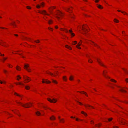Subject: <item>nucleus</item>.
Listing matches in <instances>:
<instances>
[{
  "instance_id": "obj_54",
  "label": "nucleus",
  "mask_w": 128,
  "mask_h": 128,
  "mask_svg": "<svg viewBox=\"0 0 128 128\" xmlns=\"http://www.w3.org/2000/svg\"><path fill=\"white\" fill-rule=\"evenodd\" d=\"M17 77H18V78H19L20 79H21V77H20V76L19 75H18L17 76Z\"/></svg>"
},
{
  "instance_id": "obj_33",
  "label": "nucleus",
  "mask_w": 128,
  "mask_h": 128,
  "mask_svg": "<svg viewBox=\"0 0 128 128\" xmlns=\"http://www.w3.org/2000/svg\"><path fill=\"white\" fill-rule=\"evenodd\" d=\"M18 84L20 85H22V86H24V84H23V83H22L20 82H19L18 83Z\"/></svg>"
},
{
  "instance_id": "obj_37",
  "label": "nucleus",
  "mask_w": 128,
  "mask_h": 128,
  "mask_svg": "<svg viewBox=\"0 0 128 128\" xmlns=\"http://www.w3.org/2000/svg\"><path fill=\"white\" fill-rule=\"evenodd\" d=\"M7 58H3V62H4V61L6 60V59H7Z\"/></svg>"
},
{
  "instance_id": "obj_34",
  "label": "nucleus",
  "mask_w": 128,
  "mask_h": 128,
  "mask_svg": "<svg viewBox=\"0 0 128 128\" xmlns=\"http://www.w3.org/2000/svg\"><path fill=\"white\" fill-rule=\"evenodd\" d=\"M52 82H53L55 83H57V82L55 80H52Z\"/></svg>"
},
{
  "instance_id": "obj_61",
  "label": "nucleus",
  "mask_w": 128,
  "mask_h": 128,
  "mask_svg": "<svg viewBox=\"0 0 128 128\" xmlns=\"http://www.w3.org/2000/svg\"><path fill=\"white\" fill-rule=\"evenodd\" d=\"M70 118H75V117H73V116H71Z\"/></svg>"
},
{
  "instance_id": "obj_44",
  "label": "nucleus",
  "mask_w": 128,
  "mask_h": 128,
  "mask_svg": "<svg viewBox=\"0 0 128 128\" xmlns=\"http://www.w3.org/2000/svg\"><path fill=\"white\" fill-rule=\"evenodd\" d=\"M44 2H42L41 4V5L43 7L44 6Z\"/></svg>"
},
{
  "instance_id": "obj_55",
  "label": "nucleus",
  "mask_w": 128,
  "mask_h": 128,
  "mask_svg": "<svg viewBox=\"0 0 128 128\" xmlns=\"http://www.w3.org/2000/svg\"><path fill=\"white\" fill-rule=\"evenodd\" d=\"M76 101L77 102H78V103H79L80 104V105H82V103H81V102H78V101Z\"/></svg>"
},
{
  "instance_id": "obj_28",
  "label": "nucleus",
  "mask_w": 128,
  "mask_h": 128,
  "mask_svg": "<svg viewBox=\"0 0 128 128\" xmlns=\"http://www.w3.org/2000/svg\"><path fill=\"white\" fill-rule=\"evenodd\" d=\"M114 22L117 23L118 22H119V21L118 20H116V19H114Z\"/></svg>"
},
{
  "instance_id": "obj_29",
  "label": "nucleus",
  "mask_w": 128,
  "mask_h": 128,
  "mask_svg": "<svg viewBox=\"0 0 128 128\" xmlns=\"http://www.w3.org/2000/svg\"><path fill=\"white\" fill-rule=\"evenodd\" d=\"M77 43V42L76 41H74L72 42L73 44L74 45Z\"/></svg>"
},
{
  "instance_id": "obj_4",
  "label": "nucleus",
  "mask_w": 128,
  "mask_h": 128,
  "mask_svg": "<svg viewBox=\"0 0 128 128\" xmlns=\"http://www.w3.org/2000/svg\"><path fill=\"white\" fill-rule=\"evenodd\" d=\"M96 60L97 62L100 65L105 68L106 67L102 63V62H101V61L100 60V59L97 58Z\"/></svg>"
},
{
  "instance_id": "obj_56",
  "label": "nucleus",
  "mask_w": 128,
  "mask_h": 128,
  "mask_svg": "<svg viewBox=\"0 0 128 128\" xmlns=\"http://www.w3.org/2000/svg\"><path fill=\"white\" fill-rule=\"evenodd\" d=\"M99 1V0H96L95 1V2H98Z\"/></svg>"
},
{
  "instance_id": "obj_9",
  "label": "nucleus",
  "mask_w": 128,
  "mask_h": 128,
  "mask_svg": "<svg viewBox=\"0 0 128 128\" xmlns=\"http://www.w3.org/2000/svg\"><path fill=\"white\" fill-rule=\"evenodd\" d=\"M46 81H44V79H42V82L43 83H50V82L49 81H48V80H46Z\"/></svg>"
},
{
  "instance_id": "obj_36",
  "label": "nucleus",
  "mask_w": 128,
  "mask_h": 128,
  "mask_svg": "<svg viewBox=\"0 0 128 128\" xmlns=\"http://www.w3.org/2000/svg\"><path fill=\"white\" fill-rule=\"evenodd\" d=\"M111 81L112 82H116V80H114L113 79H111Z\"/></svg>"
},
{
  "instance_id": "obj_12",
  "label": "nucleus",
  "mask_w": 128,
  "mask_h": 128,
  "mask_svg": "<svg viewBox=\"0 0 128 128\" xmlns=\"http://www.w3.org/2000/svg\"><path fill=\"white\" fill-rule=\"evenodd\" d=\"M81 44H82V42H80L79 43H78L76 46V47L78 48L79 49H81V48L80 47H79V46H80Z\"/></svg>"
},
{
  "instance_id": "obj_17",
  "label": "nucleus",
  "mask_w": 128,
  "mask_h": 128,
  "mask_svg": "<svg viewBox=\"0 0 128 128\" xmlns=\"http://www.w3.org/2000/svg\"><path fill=\"white\" fill-rule=\"evenodd\" d=\"M97 6L99 8H100V9H102L103 8L102 6L101 5H99L98 4H97Z\"/></svg>"
},
{
  "instance_id": "obj_46",
  "label": "nucleus",
  "mask_w": 128,
  "mask_h": 128,
  "mask_svg": "<svg viewBox=\"0 0 128 128\" xmlns=\"http://www.w3.org/2000/svg\"><path fill=\"white\" fill-rule=\"evenodd\" d=\"M48 29L49 30H51V31H52L53 30V29L51 28H50V27H49L48 28Z\"/></svg>"
},
{
  "instance_id": "obj_2",
  "label": "nucleus",
  "mask_w": 128,
  "mask_h": 128,
  "mask_svg": "<svg viewBox=\"0 0 128 128\" xmlns=\"http://www.w3.org/2000/svg\"><path fill=\"white\" fill-rule=\"evenodd\" d=\"M56 17L58 20H59L60 19V17H62L63 16V14L62 12L59 11V12L56 14Z\"/></svg>"
},
{
  "instance_id": "obj_47",
  "label": "nucleus",
  "mask_w": 128,
  "mask_h": 128,
  "mask_svg": "<svg viewBox=\"0 0 128 128\" xmlns=\"http://www.w3.org/2000/svg\"><path fill=\"white\" fill-rule=\"evenodd\" d=\"M34 42L37 43H38V42H40V41L39 40H35Z\"/></svg>"
},
{
  "instance_id": "obj_21",
  "label": "nucleus",
  "mask_w": 128,
  "mask_h": 128,
  "mask_svg": "<svg viewBox=\"0 0 128 128\" xmlns=\"http://www.w3.org/2000/svg\"><path fill=\"white\" fill-rule=\"evenodd\" d=\"M120 90L122 92H126V91L124 90L123 89L121 88Z\"/></svg>"
},
{
  "instance_id": "obj_40",
  "label": "nucleus",
  "mask_w": 128,
  "mask_h": 128,
  "mask_svg": "<svg viewBox=\"0 0 128 128\" xmlns=\"http://www.w3.org/2000/svg\"><path fill=\"white\" fill-rule=\"evenodd\" d=\"M121 12L122 13L124 14H126V15H128V14H127L126 13V12Z\"/></svg>"
},
{
  "instance_id": "obj_31",
  "label": "nucleus",
  "mask_w": 128,
  "mask_h": 128,
  "mask_svg": "<svg viewBox=\"0 0 128 128\" xmlns=\"http://www.w3.org/2000/svg\"><path fill=\"white\" fill-rule=\"evenodd\" d=\"M103 75H104V76L105 77H106V78H107V77H108V78H109V77H108V76H106V74H105V73H104V71H103Z\"/></svg>"
},
{
  "instance_id": "obj_30",
  "label": "nucleus",
  "mask_w": 128,
  "mask_h": 128,
  "mask_svg": "<svg viewBox=\"0 0 128 128\" xmlns=\"http://www.w3.org/2000/svg\"><path fill=\"white\" fill-rule=\"evenodd\" d=\"M122 69L124 71L126 72V73L128 74V72L124 68H122Z\"/></svg>"
},
{
  "instance_id": "obj_24",
  "label": "nucleus",
  "mask_w": 128,
  "mask_h": 128,
  "mask_svg": "<svg viewBox=\"0 0 128 128\" xmlns=\"http://www.w3.org/2000/svg\"><path fill=\"white\" fill-rule=\"evenodd\" d=\"M73 78L72 76H71L69 78V79L70 80H73Z\"/></svg>"
},
{
  "instance_id": "obj_7",
  "label": "nucleus",
  "mask_w": 128,
  "mask_h": 128,
  "mask_svg": "<svg viewBox=\"0 0 128 128\" xmlns=\"http://www.w3.org/2000/svg\"><path fill=\"white\" fill-rule=\"evenodd\" d=\"M24 78L25 80H27V82H29L31 80L30 78L27 76H26L25 77L24 76Z\"/></svg>"
},
{
  "instance_id": "obj_35",
  "label": "nucleus",
  "mask_w": 128,
  "mask_h": 128,
  "mask_svg": "<svg viewBox=\"0 0 128 128\" xmlns=\"http://www.w3.org/2000/svg\"><path fill=\"white\" fill-rule=\"evenodd\" d=\"M52 22V21L51 20H49L48 22V23L49 24H51Z\"/></svg>"
},
{
  "instance_id": "obj_51",
  "label": "nucleus",
  "mask_w": 128,
  "mask_h": 128,
  "mask_svg": "<svg viewBox=\"0 0 128 128\" xmlns=\"http://www.w3.org/2000/svg\"><path fill=\"white\" fill-rule=\"evenodd\" d=\"M50 13L51 14H52V10L51 9H50Z\"/></svg>"
},
{
  "instance_id": "obj_8",
  "label": "nucleus",
  "mask_w": 128,
  "mask_h": 128,
  "mask_svg": "<svg viewBox=\"0 0 128 128\" xmlns=\"http://www.w3.org/2000/svg\"><path fill=\"white\" fill-rule=\"evenodd\" d=\"M39 13L42 14H45L48 15V16H49V15L46 14V12L44 10H43L42 11V12H40V11H39L38 12Z\"/></svg>"
},
{
  "instance_id": "obj_32",
  "label": "nucleus",
  "mask_w": 128,
  "mask_h": 128,
  "mask_svg": "<svg viewBox=\"0 0 128 128\" xmlns=\"http://www.w3.org/2000/svg\"><path fill=\"white\" fill-rule=\"evenodd\" d=\"M60 120L62 122H64V119L63 118L61 119H60Z\"/></svg>"
},
{
  "instance_id": "obj_38",
  "label": "nucleus",
  "mask_w": 128,
  "mask_h": 128,
  "mask_svg": "<svg viewBox=\"0 0 128 128\" xmlns=\"http://www.w3.org/2000/svg\"><path fill=\"white\" fill-rule=\"evenodd\" d=\"M36 7L37 8H40V6L38 4L37 5Z\"/></svg>"
},
{
  "instance_id": "obj_59",
  "label": "nucleus",
  "mask_w": 128,
  "mask_h": 128,
  "mask_svg": "<svg viewBox=\"0 0 128 128\" xmlns=\"http://www.w3.org/2000/svg\"><path fill=\"white\" fill-rule=\"evenodd\" d=\"M14 35L15 36H18V35L17 34H15Z\"/></svg>"
},
{
  "instance_id": "obj_42",
  "label": "nucleus",
  "mask_w": 128,
  "mask_h": 128,
  "mask_svg": "<svg viewBox=\"0 0 128 128\" xmlns=\"http://www.w3.org/2000/svg\"><path fill=\"white\" fill-rule=\"evenodd\" d=\"M14 94L17 95V96H20L19 94H17L16 92H14Z\"/></svg>"
},
{
  "instance_id": "obj_48",
  "label": "nucleus",
  "mask_w": 128,
  "mask_h": 128,
  "mask_svg": "<svg viewBox=\"0 0 128 128\" xmlns=\"http://www.w3.org/2000/svg\"><path fill=\"white\" fill-rule=\"evenodd\" d=\"M92 42L94 44V46H97V45L96 44H95L94 42Z\"/></svg>"
},
{
  "instance_id": "obj_15",
  "label": "nucleus",
  "mask_w": 128,
  "mask_h": 128,
  "mask_svg": "<svg viewBox=\"0 0 128 128\" xmlns=\"http://www.w3.org/2000/svg\"><path fill=\"white\" fill-rule=\"evenodd\" d=\"M36 113V114L38 116H40L41 115L40 113L38 111H37Z\"/></svg>"
},
{
  "instance_id": "obj_39",
  "label": "nucleus",
  "mask_w": 128,
  "mask_h": 128,
  "mask_svg": "<svg viewBox=\"0 0 128 128\" xmlns=\"http://www.w3.org/2000/svg\"><path fill=\"white\" fill-rule=\"evenodd\" d=\"M11 24L13 25L14 26H16V25L15 24V22H13V23Z\"/></svg>"
},
{
  "instance_id": "obj_5",
  "label": "nucleus",
  "mask_w": 128,
  "mask_h": 128,
  "mask_svg": "<svg viewBox=\"0 0 128 128\" xmlns=\"http://www.w3.org/2000/svg\"><path fill=\"white\" fill-rule=\"evenodd\" d=\"M88 27V26L86 25L83 26L82 27V30L85 32H86V31H88V30L86 28Z\"/></svg>"
},
{
  "instance_id": "obj_11",
  "label": "nucleus",
  "mask_w": 128,
  "mask_h": 128,
  "mask_svg": "<svg viewBox=\"0 0 128 128\" xmlns=\"http://www.w3.org/2000/svg\"><path fill=\"white\" fill-rule=\"evenodd\" d=\"M60 29L61 30H62L65 31L67 33L68 32V30L66 28H64V29H63L62 28H61Z\"/></svg>"
},
{
  "instance_id": "obj_63",
  "label": "nucleus",
  "mask_w": 128,
  "mask_h": 128,
  "mask_svg": "<svg viewBox=\"0 0 128 128\" xmlns=\"http://www.w3.org/2000/svg\"><path fill=\"white\" fill-rule=\"evenodd\" d=\"M121 122L122 123V124H124V123L122 121H121Z\"/></svg>"
},
{
  "instance_id": "obj_52",
  "label": "nucleus",
  "mask_w": 128,
  "mask_h": 128,
  "mask_svg": "<svg viewBox=\"0 0 128 128\" xmlns=\"http://www.w3.org/2000/svg\"><path fill=\"white\" fill-rule=\"evenodd\" d=\"M4 72L5 73H6L7 72V71L5 70H4Z\"/></svg>"
},
{
  "instance_id": "obj_23",
  "label": "nucleus",
  "mask_w": 128,
  "mask_h": 128,
  "mask_svg": "<svg viewBox=\"0 0 128 128\" xmlns=\"http://www.w3.org/2000/svg\"><path fill=\"white\" fill-rule=\"evenodd\" d=\"M24 39L26 40H30V38H28L26 37H24Z\"/></svg>"
},
{
  "instance_id": "obj_64",
  "label": "nucleus",
  "mask_w": 128,
  "mask_h": 128,
  "mask_svg": "<svg viewBox=\"0 0 128 128\" xmlns=\"http://www.w3.org/2000/svg\"><path fill=\"white\" fill-rule=\"evenodd\" d=\"M118 11L119 12H121L120 10H118Z\"/></svg>"
},
{
  "instance_id": "obj_62",
  "label": "nucleus",
  "mask_w": 128,
  "mask_h": 128,
  "mask_svg": "<svg viewBox=\"0 0 128 128\" xmlns=\"http://www.w3.org/2000/svg\"><path fill=\"white\" fill-rule=\"evenodd\" d=\"M0 28H1L2 29H6V28L3 27H0Z\"/></svg>"
},
{
  "instance_id": "obj_45",
  "label": "nucleus",
  "mask_w": 128,
  "mask_h": 128,
  "mask_svg": "<svg viewBox=\"0 0 128 128\" xmlns=\"http://www.w3.org/2000/svg\"><path fill=\"white\" fill-rule=\"evenodd\" d=\"M112 118H110L108 119V120L109 121H110L112 120Z\"/></svg>"
},
{
  "instance_id": "obj_57",
  "label": "nucleus",
  "mask_w": 128,
  "mask_h": 128,
  "mask_svg": "<svg viewBox=\"0 0 128 128\" xmlns=\"http://www.w3.org/2000/svg\"><path fill=\"white\" fill-rule=\"evenodd\" d=\"M0 56H4V54H0Z\"/></svg>"
},
{
  "instance_id": "obj_14",
  "label": "nucleus",
  "mask_w": 128,
  "mask_h": 128,
  "mask_svg": "<svg viewBox=\"0 0 128 128\" xmlns=\"http://www.w3.org/2000/svg\"><path fill=\"white\" fill-rule=\"evenodd\" d=\"M65 10H66L67 12H68V10H70L69 8H66V7H64L63 8Z\"/></svg>"
},
{
  "instance_id": "obj_22",
  "label": "nucleus",
  "mask_w": 128,
  "mask_h": 128,
  "mask_svg": "<svg viewBox=\"0 0 128 128\" xmlns=\"http://www.w3.org/2000/svg\"><path fill=\"white\" fill-rule=\"evenodd\" d=\"M81 113L82 114H84L85 116H87V114L84 111H82L81 112Z\"/></svg>"
},
{
  "instance_id": "obj_10",
  "label": "nucleus",
  "mask_w": 128,
  "mask_h": 128,
  "mask_svg": "<svg viewBox=\"0 0 128 128\" xmlns=\"http://www.w3.org/2000/svg\"><path fill=\"white\" fill-rule=\"evenodd\" d=\"M86 56H87L89 59L88 61V62L90 63H92V60L90 59V58L89 56L88 55H87Z\"/></svg>"
},
{
  "instance_id": "obj_20",
  "label": "nucleus",
  "mask_w": 128,
  "mask_h": 128,
  "mask_svg": "<svg viewBox=\"0 0 128 128\" xmlns=\"http://www.w3.org/2000/svg\"><path fill=\"white\" fill-rule=\"evenodd\" d=\"M25 88L26 89L28 90L30 89V87L28 86H25Z\"/></svg>"
},
{
  "instance_id": "obj_26",
  "label": "nucleus",
  "mask_w": 128,
  "mask_h": 128,
  "mask_svg": "<svg viewBox=\"0 0 128 128\" xmlns=\"http://www.w3.org/2000/svg\"><path fill=\"white\" fill-rule=\"evenodd\" d=\"M63 79L65 81H66V76H64L63 77Z\"/></svg>"
},
{
  "instance_id": "obj_16",
  "label": "nucleus",
  "mask_w": 128,
  "mask_h": 128,
  "mask_svg": "<svg viewBox=\"0 0 128 128\" xmlns=\"http://www.w3.org/2000/svg\"><path fill=\"white\" fill-rule=\"evenodd\" d=\"M84 106L86 107H91L93 108H94L93 106H90L88 104H87V105H84Z\"/></svg>"
},
{
  "instance_id": "obj_27",
  "label": "nucleus",
  "mask_w": 128,
  "mask_h": 128,
  "mask_svg": "<svg viewBox=\"0 0 128 128\" xmlns=\"http://www.w3.org/2000/svg\"><path fill=\"white\" fill-rule=\"evenodd\" d=\"M102 124L101 123H99L98 124V125H97V124H96L95 126H98V127H99Z\"/></svg>"
},
{
  "instance_id": "obj_43",
  "label": "nucleus",
  "mask_w": 128,
  "mask_h": 128,
  "mask_svg": "<svg viewBox=\"0 0 128 128\" xmlns=\"http://www.w3.org/2000/svg\"><path fill=\"white\" fill-rule=\"evenodd\" d=\"M80 92V93H82V92H84V94H85L86 96H88L87 95V94H86L85 92Z\"/></svg>"
},
{
  "instance_id": "obj_53",
  "label": "nucleus",
  "mask_w": 128,
  "mask_h": 128,
  "mask_svg": "<svg viewBox=\"0 0 128 128\" xmlns=\"http://www.w3.org/2000/svg\"><path fill=\"white\" fill-rule=\"evenodd\" d=\"M113 128H118V127L116 126H114L113 127Z\"/></svg>"
},
{
  "instance_id": "obj_1",
  "label": "nucleus",
  "mask_w": 128,
  "mask_h": 128,
  "mask_svg": "<svg viewBox=\"0 0 128 128\" xmlns=\"http://www.w3.org/2000/svg\"><path fill=\"white\" fill-rule=\"evenodd\" d=\"M16 102L18 104H20L21 105H22V106L26 108H29L30 106V104H31V106H32V104H23L21 102H18L17 101H16Z\"/></svg>"
},
{
  "instance_id": "obj_19",
  "label": "nucleus",
  "mask_w": 128,
  "mask_h": 128,
  "mask_svg": "<svg viewBox=\"0 0 128 128\" xmlns=\"http://www.w3.org/2000/svg\"><path fill=\"white\" fill-rule=\"evenodd\" d=\"M65 47L66 48L68 49H70V50H71L72 49V48L71 47H70V46H68V45H66L65 46Z\"/></svg>"
},
{
  "instance_id": "obj_58",
  "label": "nucleus",
  "mask_w": 128,
  "mask_h": 128,
  "mask_svg": "<svg viewBox=\"0 0 128 128\" xmlns=\"http://www.w3.org/2000/svg\"><path fill=\"white\" fill-rule=\"evenodd\" d=\"M55 28H58V27L57 26H55Z\"/></svg>"
},
{
  "instance_id": "obj_49",
  "label": "nucleus",
  "mask_w": 128,
  "mask_h": 128,
  "mask_svg": "<svg viewBox=\"0 0 128 128\" xmlns=\"http://www.w3.org/2000/svg\"><path fill=\"white\" fill-rule=\"evenodd\" d=\"M26 8L28 9H31V8L28 6H27Z\"/></svg>"
},
{
  "instance_id": "obj_50",
  "label": "nucleus",
  "mask_w": 128,
  "mask_h": 128,
  "mask_svg": "<svg viewBox=\"0 0 128 128\" xmlns=\"http://www.w3.org/2000/svg\"><path fill=\"white\" fill-rule=\"evenodd\" d=\"M125 80L126 82H128V78H126V79Z\"/></svg>"
},
{
  "instance_id": "obj_18",
  "label": "nucleus",
  "mask_w": 128,
  "mask_h": 128,
  "mask_svg": "<svg viewBox=\"0 0 128 128\" xmlns=\"http://www.w3.org/2000/svg\"><path fill=\"white\" fill-rule=\"evenodd\" d=\"M50 118L51 120H54L55 119V118L54 116H52V117H50Z\"/></svg>"
},
{
  "instance_id": "obj_25",
  "label": "nucleus",
  "mask_w": 128,
  "mask_h": 128,
  "mask_svg": "<svg viewBox=\"0 0 128 128\" xmlns=\"http://www.w3.org/2000/svg\"><path fill=\"white\" fill-rule=\"evenodd\" d=\"M21 68L20 67L18 66H17L16 67V69L18 70H19V69H20Z\"/></svg>"
},
{
  "instance_id": "obj_6",
  "label": "nucleus",
  "mask_w": 128,
  "mask_h": 128,
  "mask_svg": "<svg viewBox=\"0 0 128 128\" xmlns=\"http://www.w3.org/2000/svg\"><path fill=\"white\" fill-rule=\"evenodd\" d=\"M29 67V65L28 64H25L24 66V68L26 69L28 72H30V69L29 68H28Z\"/></svg>"
},
{
  "instance_id": "obj_60",
  "label": "nucleus",
  "mask_w": 128,
  "mask_h": 128,
  "mask_svg": "<svg viewBox=\"0 0 128 128\" xmlns=\"http://www.w3.org/2000/svg\"><path fill=\"white\" fill-rule=\"evenodd\" d=\"M0 44L1 45H2V46H6V45H3V44Z\"/></svg>"
},
{
  "instance_id": "obj_3",
  "label": "nucleus",
  "mask_w": 128,
  "mask_h": 128,
  "mask_svg": "<svg viewBox=\"0 0 128 128\" xmlns=\"http://www.w3.org/2000/svg\"><path fill=\"white\" fill-rule=\"evenodd\" d=\"M47 100L50 102L55 103L57 102L56 100L53 98L52 99L50 98H48Z\"/></svg>"
},
{
  "instance_id": "obj_41",
  "label": "nucleus",
  "mask_w": 128,
  "mask_h": 128,
  "mask_svg": "<svg viewBox=\"0 0 128 128\" xmlns=\"http://www.w3.org/2000/svg\"><path fill=\"white\" fill-rule=\"evenodd\" d=\"M46 72L47 74H50V75H54L52 73H50V72Z\"/></svg>"
},
{
  "instance_id": "obj_13",
  "label": "nucleus",
  "mask_w": 128,
  "mask_h": 128,
  "mask_svg": "<svg viewBox=\"0 0 128 128\" xmlns=\"http://www.w3.org/2000/svg\"><path fill=\"white\" fill-rule=\"evenodd\" d=\"M69 31V32L70 33L72 36H74L75 35L72 32V30H70Z\"/></svg>"
}]
</instances>
